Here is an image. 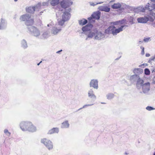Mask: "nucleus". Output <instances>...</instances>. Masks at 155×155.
Returning a JSON list of instances; mask_svg holds the SVG:
<instances>
[{
    "instance_id": "f257e3e1",
    "label": "nucleus",
    "mask_w": 155,
    "mask_h": 155,
    "mask_svg": "<svg viewBox=\"0 0 155 155\" xmlns=\"http://www.w3.org/2000/svg\"><path fill=\"white\" fill-rule=\"evenodd\" d=\"M93 27V25L90 23H88L82 28V30L84 33L87 35V38H86V40H87L88 38H92L94 36V39L98 40H101L105 37L104 34L98 31L96 28L94 29L92 31H91L90 30Z\"/></svg>"
},
{
    "instance_id": "f03ea898",
    "label": "nucleus",
    "mask_w": 155,
    "mask_h": 155,
    "mask_svg": "<svg viewBox=\"0 0 155 155\" xmlns=\"http://www.w3.org/2000/svg\"><path fill=\"white\" fill-rule=\"evenodd\" d=\"M20 128L23 131H28L34 132L36 131V127L32 124L29 121H22L20 124Z\"/></svg>"
},
{
    "instance_id": "7ed1b4c3",
    "label": "nucleus",
    "mask_w": 155,
    "mask_h": 155,
    "mask_svg": "<svg viewBox=\"0 0 155 155\" xmlns=\"http://www.w3.org/2000/svg\"><path fill=\"white\" fill-rule=\"evenodd\" d=\"M31 15L25 14L21 16L20 20L21 21H25V24L27 27L32 25L34 23V20L31 18Z\"/></svg>"
},
{
    "instance_id": "20e7f679",
    "label": "nucleus",
    "mask_w": 155,
    "mask_h": 155,
    "mask_svg": "<svg viewBox=\"0 0 155 155\" xmlns=\"http://www.w3.org/2000/svg\"><path fill=\"white\" fill-rule=\"evenodd\" d=\"M27 28L33 36L37 37L40 35V31L37 28L31 25L27 27Z\"/></svg>"
},
{
    "instance_id": "39448f33",
    "label": "nucleus",
    "mask_w": 155,
    "mask_h": 155,
    "mask_svg": "<svg viewBox=\"0 0 155 155\" xmlns=\"http://www.w3.org/2000/svg\"><path fill=\"white\" fill-rule=\"evenodd\" d=\"M101 12L98 11L94 12L91 15V17L87 18L89 22V23H94L95 21L94 19L98 20L100 17Z\"/></svg>"
},
{
    "instance_id": "423d86ee",
    "label": "nucleus",
    "mask_w": 155,
    "mask_h": 155,
    "mask_svg": "<svg viewBox=\"0 0 155 155\" xmlns=\"http://www.w3.org/2000/svg\"><path fill=\"white\" fill-rule=\"evenodd\" d=\"M73 2L71 0H60V4L61 7L65 10L71 5Z\"/></svg>"
},
{
    "instance_id": "0eeeda50",
    "label": "nucleus",
    "mask_w": 155,
    "mask_h": 155,
    "mask_svg": "<svg viewBox=\"0 0 155 155\" xmlns=\"http://www.w3.org/2000/svg\"><path fill=\"white\" fill-rule=\"evenodd\" d=\"M41 142L45 145L49 150L53 148V143L50 140L45 138L41 140Z\"/></svg>"
},
{
    "instance_id": "6e6552de",
    "label": "nucleus",
    "mask_w": 155,
    "mask_h": 155,
    "mask_svg": "<svg viewBox=\"0 0 155 155\" xmlns=\"http://www.w3.org/2000/svg\"><path fill=\"white\" fill-rule=\"evenodd\" d=\"M71 9L68 8V9H65L62 15V19L65 21L68 20L70 18L71 15L70 13Z\"/></svg>"
},
{
    "instance_id": "1a4fd4ad",
    "label": "nucleus",
    "mask_w": 155,
    "mask_h": 155,
    "mask_svg": "<svg viewBox=\"0 0 155 155\" xmlns=\"http://www.w3.org/2000/svg\"><path fill=\"white\" fill-rule=\"evenodd\" d=\"M127 79L129 80L131 83L133 84L136 82L137 80L139 79V75L137 74L128 75L127 76Z\"/></svg>"
},
{
    "instance_id": "9d476101",
    "label": "nucleus",
    "mask_w": 155,
    "mask_h": 155,
    "mask_svg": "<svg viewBox=\"0 0 155 155\" xmlns=\"http://www.w3.org/2000/svg\"><path fill=\"white\" fill-rule=\"evenodd\" d=\"M150 84L147 82L143 84L141 86L143 92L144 94H147L150 90Z\"/></svg>"
},
{
    "instance_id": "9b49d317",
    "label": "nucleus",
    "mask_w": 155,
    "mask_h": 155,
    "mask_svg": "<svg viewBox=\"0 0 155 155\" xmlns=\"http://www.w3.org/2000/svg\"><path fill=\"white\" fill-rule=\"evenodd\" d=\"M98 82L97 80L95 79L92 80L90 83V87L97 89L98 88Z\"/></svg>"
},
{
    "instance_id": "f8f14e48",
    "label": "nucleus",
    "mask_w": 155,
    "mask_h": 155,
    "mask_svg": "<svg viewBox=\"0 0 155 155\" xmlns=\"http://www.w3.org/2000/svg\"><path fill=\"white\" fill-rule=\"evenodd\" d=\"M149 18L146 16L139 17L137 18L138 22L141 23H145L149 21Z\"/></svg>"
},
{
    "instance_id": "ddd939ff",
    "label": "nucleus",
    "mask_w": 155,
    "mask_h": 155,
    "mask_svg": "<svg viewBox=\"0 0 155 155\" xmlns=\"http://www.w3.org/2000/svg\"><path fill=\"white\" fill-rule=\"evenodd\" d=\"M127 25H122L120 26V27L119 28L117 29L116 28H114V31H112L113 32V35H116L117 34L120 32L121 31H122L123 30V28L124 27H127Z\"/></svg>"
},
{
    "instance_id": "4468645a",
    "label": "nucleus",
    "mask_w": 155,
    "mask_h": 155,
    "mask_svg": "<svg viewBox=\"0 0 155 155\" xmlns=\"http://www.w3.org/2000/svg\"><path fill=\"white\" fill-rule=\"evenodd\" d=\"M88 97L92 101H94L96 99V96L94 94V91L92 89H90L88 92Z\"/></svg>"
},
{
    "instance_id": "2eb2a0df",
    "label": "nucleus",
    "mask_w": 155,
    "mask_h": 155,
    "mask_svg": "<svg viewBox=\"0 0 155 155\" xmlns=\"http://www.w3.org/2000/svg\"><path fill=\"white\" fill-rule=\"evenodd\" d=\"M7 23L5 19L2 18L0 22V30L5 29L7 27Z\"/></svg>"
},
{
    "instance_id": "dca6fc26",
    "label": "nucleus",
    "mask_w": 155,
    "mask_h": 155,
    "mask_svg": "<svg viewBox=\"0 0 155 155\" xmlns=\"http://www.w3.org/2000/svg\"><path fill=\"white\" fill-rule=\"evenodd\" d=\"M61 27H57L56 26L54 27L51 29V33L54 35L57 34L59 32L61 31Z\"/></svg>"
},
{
    "instance_id": "f3484780",
    "label": "nucleus",
    "mask_w": 155,
    "mask_h": 155,
    "mask_svg": "<svg viewBox=\"0 0 155 155\" xmlns=\"http://www.w3.org/2000/svg\"><path fill=\"white\" fill-rule=\"evenodd\" d=\"M115 27L110 26L105 30V33L107 34H113L112 31H114V29Z\"/></svg>"
},
{
    "instance_id": "a211bd4d",
    "label": "nucleus",
    "mask_w": 155,
    "mask_h": 155,
    "mask_svg": "<svg viewBox=\"0 0 155 155\" xmlns=\"http://www.w3.org/2000/svg\"><path fill=\"white\" fill-rule=\"evenodd\" d=\"M136 82H137V86L138 89L140 88V86L141 87L144 84L143 81L141 79L139 76V79L137 80Z\"/></svg>"
},
{
    "instance_id": "6ab92c4d",
    "label": "nucleus",
    "mask_w": 155,
    "mask_h": 155,
    "mask_svg": "<svg viewBox=\"0 0 155 155\" xmlns=\"http://www.w3.org/2000/svg\"><path fill=\"white\" fill-rule=\"evenodd\" d=\"M59 131V130L58 128H53L48 131V134H51L55 133L57 134L58 133Z\"/></svg>"
},
{
    "instance_id": "aec40b11",
    "label": "nucleus",
    "mask_w": 155,
    "mask_h": 155,
    "mask_svg": "<svg viewBox=\"0 0 155 155\" xmlns=\"http://www.w3.org/2000/svg\"><path fill=\"white\" fill-rule=\"evenodd\" d=\"M121 5L120 3H114L113 5H111V8L113 9H117L121 8V9H124L123 8H121Z\"/></svg>"
},
{
    "instance_id": "412c9836",
    "label": "nucleus",
    "mask_w": 155,
    "mask_h": 155,
    "mask_svg": "<svg viewBox=\"0 0 155 155\" xmlns=\"http://www.w3.org/2000/svg\"><path fill=\"white\" fill-rule=\"evenodd\" d=\"M70 124L68 120H66L63 122L62 124L61 127L62 128H68L69 127Z\"/></svg>"
},
{
    "instance_id": "4be33fe9",
    "label": "nucleus",
    "mask_w": 155,
    "mask_h": 155,
    "mask_svg": "<svg viewBox=\"0 0 155 155\" xmlns=\"http://www.w3.org/2000/svg\"><path fill=\"white\" fill-rule=\"evenodd\" d=\"M21 47L24 49L28 47L27 41L25 39H23L21 41Z\"/></svg>"
},
{
    "instance_id": "5701e85b",
    "label": "nucleus",
    "mask_w": 155,
    "mask_h": 155,
    "mask_svg": "<svg viewBox=\"0 0 155 155\" xmlns=\"http://www.w3.org/2000/svg\"><path fill=\"white\" fill-rule=\"evenodd\" d=\"M78 21L80 25L83 26L86 24L87 23L88 21L84 18H82L81 20H78Z\"/></svg>"
},
{
    "instance_id": "b1692460",
    "label": "nucleus",
    "mask_w": 155,
    "mask_h": 155,
    "mask_svg": "<svg viewBox=\"0 0 155 155\" xmlns=\"http://www.w3.org/2000/svg\"><path fill=\"white\" fill-rule=\"evenodd\" d=\"M133 72L135 74H142L143 72V70L141 68H136L134 69Z\"/></svg>"
},
{
    "instance_id": "393cba45",
    "label": "nucleus",
    "mask_w": 155,
    "mask_h": 155,
    "mask_svg": "<svg viewBox=\"0 0 155 155\" xmlns=\"http://www.w3.org/2000/svg\"><path fill=\"white\" fill-rule=\"evenodd\" d=\"M135 11L137 13L140 12H145V9L144 8L143 6H140L136 8L135 9Z\"/></svg>"
},
{
    "instance_id": "a878e982",
    "label": "nucleus",
    "mask_w": 155,
    "mask_h": 155,
    "mask_svg": "<svg viewBox=\"0 0 155 155\" xmlns=\"http://www.w3.org/2000/svg\"><path fill=\"white\" fill-rule=\"evenodd\" d=\"M60 0H50V3L53 6H56L60 3Z\"/></svg>"
},
{
    "instance_id": "bb28decb",
    "label": "nucleus",
    "mask_w": 155,
    "mask_h": 155,
    "mask_svg": "<svg viewBox=\"0 0 155 155\" xmlns=\"http://www.w3.org/2000/svg\"><path fill=\"white\" fill-rule=\"evenodd\" d=\"M35 8L33 7H30L27 8H26V11L27 12L33 13L35 11Z\"/></svg>"
},
{
    "instance_id": "cd10ccee",
    "label": "nucleus",
    "mask_w": 155,
    "mask_h": 155,
    "mask_svg": "<svg viewBox=\"0 0 155 155\" xmlns=\"http://www.w3.org/2000/svg\"><path fill=\"white\" fill-rule=\"evenodd\" d=\"M100 10L106 12H109L110 11V8L107 6L103 7H101L100 8Z\"/></svg>"
},
{
    "instance_id": "c85d7f7f",
    "label": "nucleus",
    "mask_w": 155,
    "mask_h": 155,
    "mask_svg": "<svg viewBox=\"0 0 155 155\" xmlns=\"http://www.w3.org/2000/svg\"><path fill=\"white\" fill-rule=\"evenodd\" d=\"M48 37V33L47 32H45L43 33L42 35L41 36L40 38L45 39Z\"/></svg>"
},
{
    "instance_id": "c756f323",
    "label": "nucleus",
    "mask_w": 155,
    "mask_h": 155,
    "mask_svg": "<svg viewBox=\"0 0 155 155\" xmlns=\"http://www.w3.org/2000/svg\"><path fill=\"white\" fill-rule=\"evenodd\" d=\"M114 95L113 93H110L106 95L107 98L108 100H110L114 98Z\"/></svg>"
},
{
    "instance_id": "7c9ffc66",
    "label": "nucleus",
    "mask_w": 155,
    "mask_h": 155,
    "mask_svg": "<svg viewBox=\"0 0 155 155\" xmlns=\"http://www.w3.org/2000/svg\"><path fill=\"white\" fill-rule=\"evenodd\" d=\"M145 8V11L146 10H148L149 11H151L152 10V7L150 6H149V3H148L147 5H146L145 7L144 8Z\"/></svg>"
},
{
    "instance_id": "2f4dec72",
    "label": "nucleus",
    "mask_w": 155,
    "mask_h": 155,
    "mask_svg": "<svg viewBox=\"0 0 155 155\" xmlns=\"http://www.w3.org/2000/svg\"><path fill=\"white\" fill-rule=\"evenodd\" d=\"M103 3L102 2H99V3H94L92 2H89V4L91 6H95L96 5H97L99 4H101V3Z\"/></svg>"
},
{
    "instance_id": "473e14b6",
    "label": "nucleus",
    "mask_w": 155,
    "mask_h": 155,
    "mask_svg": "<svg viewBox=\"0 0 155 155\" xmlns=\"http://www.w3.org/2000/svg\"><path fill=\"white\" fill-rule=\"evenodd\" d=\"M41 6V3H39L37 5H36L35 6H34V8H35V10H37L39 9Z\"/></svg>"
},
{
    "instance_id": "72a5a7b5",
    "label": "nucleus",
    "mask_w": 155,
    "mask_h": 155,
    "mask_svg": "<svg viewBox=\"0 0 155 155\" xmlns=\"http://www.w3.org/2000/svg\"><path fill=\"white\" fill-rule=\"evenodd\" d=\"M144 73L146 75H149L150 73L149 69L148 68H145L144 70Z\"/></svg>"
},
{
    "instance_id": "f704fd0d",
    "label": "nucleus",
    "mask_w": 155,
    "mask_h": 155,
    "mask_svg": "<svg viewBox=\"0 0 155 155\" xmlns=\"http://www.w3.org/2000/svg\"><path fill=\"white\" fill-rule=\"evenodd\" d=\"M50 0H48L47 1L42 3V5L44 6H48Z\"/></svg>"
},
{
    "instance_id": "c9c22d12",
    "label": "nucleus",
    "mask_w": 155,
    "mask_h": 155,
    "mask_svg": "<svg viewBox=\"0 0 155 155\" xmlns=\"http://www.w3.org/2000/svg\"><path fill=\"white\" fill-rule=\"evenodd\" d=\"M4 133L8 136H10L11 134V133L9 132L8 130L7 129H5L4 130Z\"/></svg>"
},
{
    "instance_id": "e433bc0d",
    "label": "nucleus",
    "mask_w": 155,
    "mask_h": 155,
    "mask_svg": "<svg viewBox=\"0 0 155 155\" xmlns=\"http://www.w3.org/2000/svg\"><path fill=\"white\" fill-rule=\"evenodd\" d=\"M65 22V21H64L62 19V20L58 21V24L59 25L62 26L63 25Z\"/></svg>"
},
{
    "instance_id": "4c0bfd02",
    "label": "nucleus",
    "mask_w": 155,
    "mask_h": 155,
    "mask_svg": "<svg viewBox=\"0 0 155 155\" xmlns=\"http://www.w3.org/2000/svg\"><path fill=\"white\" fill-rule=\"evenodd\" d=\"M150 16H149L153 18H155V13L151 11H150Z\"/></svg>"
},
{
    "instance_id": "58836bf2",
    "label": "nucleus",
    "mask_w": 155,
    "mask_h": 155,
    "mask_svg": "<svg viewBox=\"0 0 155 155\" xmlns=\"http://www.w3.org/2000/svg\"><path fill=\"white\" fill-rule=\"evenodd\" d=\"M146 109L150 111L151 110H154L155 109L153 107L151 106H147L146 107Z\"/></svg>"
},
{
    "instance_id": "ea45409f",
    "label": "nucleus",
    "mask_w": 155,
    "mask_h": 155,
    "mask_svg": "<svg viewBox=\"0 0 155 155\" xmlns=\"http://www.w3.org/2000/svg\"><path fill=\"white\" fill-rule=\"evenodd\" d=\"M93 105V104H86V105H84L83 107H81V108H80V109H79L78 110H81L83 108H85L86 107H88V106H92V105Z\"/></svg>"
},
{
    "instance_id": "a19ab883",
    "label": "nucleus",
    "mask_w": 155,
    "mask_h": 155,
    "mask_svg": "<svg viewBox=\"0 0 155 155\" xmlns=\"http://www.w3.org/2000/svg\"><path fill=\"white\" fill-rule=\"evenodd\" d=\"M140 48L142 50L141 52V54L142 55H144V48L142 46H141L140 47Z\"/></svg>"
},
{
    "instance_id": "79ce46f5",
    "label": "nucleus",
    "mask_w": 155,
    "mask_h": 155,
    "mask_svg": "<svg viewBox=\"0 0 155 155\" xmlns=\"http://www.w3.org/2000/svg\"><path fill=\"white\" fill-rule=\"evenodd\" d=\"M118 21V23L119 24H124V22H125V21L123 19H122V20H121Z\"/></svg>"
},
{
    "instance_id": "37998d69",
    "label": "nucleus",
    "mask_w": 155,
    "mask_h": 155,
    "mask_svg": "<svg viewBox=\"0 0 155 155\" xmlns=\"http://www.w3.org/2000/svg\"><path fill=\"white\" fill-rule=\"evenodd\" d=\"M148 18H149V21H150L151 22L153 21L154 20V19H155V18H153L150 17V16H149V17H148Z\"/></svg>"
},
{
    "instance_id": "c03bdc74",
    "label": "nucleus",
    "mask_w": 155,
    "mask_h": 155,
    "mask_svg": "<svg viewBox=\"0 0 155 155\" xmlns=\"http://www.w3.org/2000/svg\"><path fill=\"white\" fill-rule=\"evenodd\" d=\"M150 39V38H144L143 39V41H144L145 42H147L149 41V40Z\"/></svg>"
},
{
    "instance_id": "a18cd8bd",
    "label": "nucleus",
    "mask_w": 155,
    "mask_h": 155,
    "mask_svg": "<svg viewBox=\"0 0 155 155\" xmlns=\"http://www.w3.org/2000/svg\"><path fill=\"white\" fill-rule=\"evenodd\" d=\"M114 25H119L118 21L112 22Z\"/></svg>"
},
{
    "instance_id": "49530a36",
    "label": "nucleus",
    "mask_w": 155,
    "mask_h": 155,
    "mask_svg": "<svg viewBox=\"0 0 155 155\" xmlns=\"http://www.w3.org/2000/svg\"><path fill=\"white\" fill-rule=\"evenodd\" d=\"M155 59V56L154 57H153L152 58H150V60H149V61H151Z\"/></svg>"
},
{
    "instance_id": "de8ad7c7",
    "label": "nucleus",
    "mask_w": 155,
    "mask_h": 155,
    "mask_svg": "<svg viewBox=\"0 0 155 155\" xmlns=\"http://www.w3.org/2000/svg\"><path fill=\"white\" fill-rule=\"evenodd\" d=\"M62 51V50H61L59 51H57L56 52V53L58 54H60V53Z\"/></svg>"
},
{
    "instance_id": "09e8293b",
    "label": "nucleus",
    "mask_w": 155,
    "mask_h": 155,
    "mask_svg": "<svg viewBox=\"0 0 155 155\" xmlns=\"http://www.w3.org/2000/svg\"><path fill=\"white\" fill-rule=\"evenodd\" d=\"M153 84H155V76H154L153 78Z\"/></svg>"
},
{
    "instance_id": "8fccbe9b",
    "label": "nucleus",
    "mask_w": 155,
    "mask_h": 155,
    "mask_svg": "<svg viewBox=\"0 0 155 155\" xmlns=\"http://www.w3.org/2000/svg\"><path fill=\"white\" fill-rule=\"evenodd\" d=\"M151 71H152V73L153 72H155V67H154L153 68V69L152 70H151Z\"/></svg>"
},
{
    "instance_id": "3c124183",
    "label": "nucleus",
    "mask_w": 155,
    "mask_h": 155,
    "mask_svg": "<svg viewBox=\"0 0 155 155\" xmlns=\"http://www.w3.org/2000/svg\"><path fill=\"white\" fill-rule=\"evenodd\" d=\"M150 56V54L148 53L146 54V56L147 57H149Z\"/></svg>"
},
{
    "instance_id": "603ef678",
    "label": "nucleus",
    "mask_w": 155,
    "mask_h": 155,
    "mask_svg": "<svg viewBox=\"0 0 155 155\" xmlns=\"http://www.w3.org/2000/svg\"><path fill=\"white\" fill-rule=\"evenodd\" d=\"M143 42V41H139V44H141Z\"/></svg>"
},
{
    "instance_id": "864d4df0",
    "label": "nucleus",
    "mask_w": 155,
    "mask_h": 155,
    "mask_svg": "<svg viewBox=\"0 0 155 155\" xmlns=\"http://www.w3.org/2000/svg\"><path fill=\"white\" fill-rule=\"evenodd\" d=\"M153 8L155 9V4H153Z\"/></svg>"
},
{
    "instance_id": "5fc2aeb1",
    "label": "nucleus",
    "mask_w": 155,
    "mask_h": 155,
    "mask_svg": "<svg viewBox=\"0 0 155 155\" xmlns=\"http://www.w3.org/2000/svg\"><path fill=\"white\" fill-rule=\"evenodd\" d=\"M151 1L155 2V0H150Z\"/></svg>"
},
{
    "instance_id": "6e6d98bb",
    "label": "nucleus",
    "mask_w": 155,
    "mask_h": 155,
    "mask_svg": "<svg viewBox=\"0 0 155 155\" xmlns=\"http://www.w3.org/2000/svg\"><path fill=\"white\" fill-rule=\"evenodd\" d=\"M120 57H120V58H117L116 59V60H118V59H119V58H120Z\"/></svg>"
},
{
    "instance_id": "4d7b16f0",
    "label": "nucleus",
    "mask_w": 155,
    "mask_h": 155,
    "mask_svg": "<svg viewBox=\"0 0 155 155\" xmlns=\"http://www.w3.org/2000/svg\"><path fill=\"white\" fill-rule=\"evenodd\" d=\"M143 65H143V64L141 65H140V66H141V67L142 66H143Z\"/></svg>"
},
{
    "instance_id": "13d9d810",
    "label": "nucleus",
    "mask_w": 155,
    "mask_h": 155,
    "mask_svg": "<svg viewBox=\"0 0 155 155\" xmlns=\"http://www.w3.org/2000/svg\"><path fill=\"white\" fill-rule=\"evenodd\" d=\"M40 64V63H39L37 64L38 65H39Z\"/></svg>"
},
{
    "instance_id": "bf43d9fd",
    "label": "nucleus",
    "mask_w": 155,
    "mask_h": 155,
    "mask_svg": "<svg viewBox=\"0 0 155 155\" xmlns=\"http://www.w3.org/2000/svg\"><path fill=\"white\" fill-rule=\"evenodd\" d=\"M14 0L15 2H16L18 0Z\"/></svg>"
},
{
    "instance_id": "052dcab7",
    "label": "nucleus",
    "mask_w": 155,
    "mask_h": 155,
    "mask_svg": "<svg viewBox=\"0 0 155 155\" xmlns=\"http://www.w3.org/2000/svg\"><path fill=\"white\" fill-rule=\"evenodd\" d=\"M101 103L102 104H105V103Z\"/></svg>"
},
{
    "instance_id": "680f3d73",
    "label": "nucleus",
    "mask_w": 155,
    "mask_h": 155,
    "mask_svg": "<svg viewBox=\"0 0 155 155\" xmlns=\"http://www.w3.org/2000/svg\"><path fill=\"white\" fill-rule=\"evenodd\" d=\"M42 62V61H41L39 63L40 64Z\"/></svg>"
},
{
    "instance_id": "e2e57ef3",
    "label": "nucleus",
    "mask_w": 155,
    "mask_h": 155,
    "mask_svg": "<svg viewBox=\"0 0 155 155\" xmlns=\"http://www.w3.org/2000/svg\"><path fill=\"white\" fill-rule=\"evenodd\" d=\"M153 155H155V152L154 153H153Z\"/></svg>"
},
{
    "instance_id": "0e129e2a",
    "label": "nucleus",
    "mask_w": 155,
    "mask_h": 155,
    "mask_svg": "<svg viewBox=\"0 0 155 155\" xmlns=\"http://www.w3.org/2000/svg\"><path fill=\"white\" fill-rule=\"evenodd\" d=\"M48 26H49V24H48Z\"/></svg>"
}]
</instances>
